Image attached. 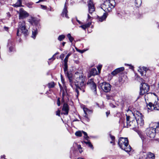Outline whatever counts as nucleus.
<instances>
[{
  "label": "nucleus",
  "instance_id": "1a4fd4ad",
  "mask_svg": "<svg viewBox=\"0 0 159 159\" xmlns=\"http://www.w3.org/2000/svg\"><path fill=\"white\" fill-rule=\"evenodd\" d=\"M146 131V135L148 137L152 139L155 137L156 131L153 127H151L147 128Z\"/></svg>",
  "mask_w": 159,
  "mask_h": 159
},
{
  "label": "nucleus",
  "instance_id": "f03ea898",
  "mask_svg": "<svg viewBox=\"0 0 159 159\" xmlns=\"http://www.w3.org/2000/svg\"><path fill=\"white\" fill-rule=\"evenodd\" d=\"M136 120H133L127 122L126 127H131L132 128L137 127L138 125L142 126L144 125V122L142 114L138 111H134V114Z\"/></svg>",
  "mask_w": 159,
  "mask_h": 159
},
{
  "label": "nucleus",
  "instance_id": "cd10ccee",
  "mask_svg": "<svg viewBox=\"0 0 159 159\" xmlns=\"http://www.w3.org/2000/svg\"><path fill=\"white\" fill-rule=\"evenodd\" d=\"M65 38V36L64 35H61L59 36L58 39L59 41H61L63 40Z\"/></svg>",
  "mask_w": 159,
  "mask_h": 159
},
{
  "label": "nucleus",
  "instance_id": "4468645a",
  "mask_svg": "<svg viewBox=\"0 0 159 159\" xmlns=\"http://www.w3.org/2000/svg\"><path fill=\"white\" fill-rule=\"evenodd\" d=\"M90 88L92 93L95 95L97 94V85L93 80L90 79Z\"/></svg>",
  "mask_w": 159,
  "mask_h": 159
},
{
  "label": "nucleus",
  "instance_id": "f3484780",
  "mask_svg": "<svg viewBox=\"0 0 159 159\" xmlns=\"http://www.w3.org/2000/svg\"><path fill=\"white\" fill-rule=\"evenodd\" d=\"M29 21L32 25H36L38 23V20H37L35 18H34L33 17H31L30 19H29Z\"/></svg>",
  "mask_w": 159,
  "mask_h": 159
},
{
  "label": "nucleus",
  "instance_id": "a19ab883",
  "mask_svg": "<svg viewBox=\"0 0 159 159\" xmlns=\"http://www.w3.org/2000/svg\"><path fill=\"white\" fill-rule=\"evenodd\" d=\"M14 48V47L13 46H10L9 48V50L11 52L13 51V50Z\"/></svg>",
  "mask_w": 159,
  "mask_h": 159
},
{
  "label": "nucleus",
  "instance_id": "dca6fc26",
  "mask_svg": "<svg viewBox=\"0 0 159 159\" xmlns=\"http://www.w3.org/2000/svg\"><path fill=\"white\" fill-rule=\"evenodd\" d=\"M124 70V68L121 67L118 68L114 70L111 73V74L114 75H115L119 73L122 71Z\"/></svg>",
  "mask_w": 159,
  "mask_h": 159
},
{
  "label": "nucleus",
  "instance_id": "6e6d98bb",
  "mask_svg": "<svg viewBox=\"0 0 159 159\" xmlns=\"http://www.w3.org/2000/svg\"><path fill=\"white\" fill-rule=\"evenodd\" d=\"M41 6L43 8H45L46 7V6H44L41 5Z\"/></svg>",
  "mask_w": 159,
  "mask_h": 159
},
{
  "label": "nucleus",
  "instance_id": "052dcab7",
  "mask_svg": "<svg viewBox=\"0 0 159 159\" xmlns=\"http://www.w3.org/2000/svg\"><path fill=\"white\" fill-rule=\"evenodd\" d=\"M59 85L61 89V84H59Z\"/></svg>",
  "mask_w": 159,
  "mask_h": 159
},
{
  "label": "nucleus",
  "instance_id": "58836bf2",
  "mask_svg": "<svg viewBox=\"0 0 159 159\" xmlns=\"http://www.w3.org/2000/svg\"><path fill=\"white\" fill-rule=\"evenodd\" d=\"M109 136L112 140L114 141L115 139V137L110 134H109Z\"/></svg>",
  "mask_w": 159,
  "mask_h": 159
},
{
  "label": "nucleus",
  "instance_id": "a18cd8bd",
  "mask_svg": "<svg viewBox=\"0 0 159 159\" xmlns=\"http://www.w3.org/2000/svg\"><path fill=\"white\" fill-rule=\"evenodd\" d=\"M72 36H71V34H68L67 35V37H68L69 39H70V38Z\"/></svg>",
  "mask_w": 159,
  "mask_h": 159
},
{
  "label": "nucleus",
  "instance_id": "5fc2aeb1",
  "mask_svg": "<svg viewBox=\"0 0 159 159\" xmlns=\"http://www.w3.org/2000/svg\"><path fill=\"white\" fill-rule=\"evenodd\" d=\"M5 156L4 155H3V156H1V158H5Z\"/></svg>",
  "mask_w": 159,
  "mask_h": 159
},
{
  "label": "nucleus",
  "instance_id": "c9c22d12",
  "mask_svg": "<svg viewBox=\"0 0 159 159\" xmlns=\"http://www.w3.org/2000/svg\"><path fill=\"white\" fill-rule=\"evenodd\" d=\"M8 46H13V44H12V41L11 40H9L8 41Z\"/></svg>",
  "mask_w": 159,
  "mask_h": 159
},
{
  "label": "nucleus",
  "instance_id": "de8ad7c7",
  "mask_svg": "<svg viewBox=\"0 0 159 159\" xmlns=\"http://www.w3.org/2000/svg\"><path fill=\"white\" fill-rule=\"evenodd\" d=\"M65 95V92L64 91H63V92H62V98H63L64 96Z\"/></svg>",
  "mask_w": 159,
  "mask_h": 159
},
{
  "label": "nucleus",
  "instance_id": "774afa93",
  "mask_svg": "<svg viewBox=\"0 0 159 159\" xmlns=\"http://www.w3.org/2000/svg\"><path fill=\"white\" fill-rule=\"evenodd\" d=\"M90 25H91V23H90Z\"/></svg>",
  "mask_w": 159,
  "mask_h": 159
},
{
  "label": "nucleus",
  "instance_id": "79ce46f5",
  "mask_svg": "<svg viewBox=\"0 0 159 159\" xmlns=\"http://www.w3.org/2000/svg\"><path fill=\"white\" fill-rule=\"evenodd\" d=\"M64 54H61L60 56V58H61V60H63L64 57Z\"/></svg>",
  "mask_w": 159,
  "mask_h": 159
},
{
  "label": "nucleus",
  "instance_id": "4be33fe9",
  "mask_svg": "<svg viewBox=\"0 0 159 159\" xmlns=\"http://www.w3.org/2000/svg\"><path fill=\"white\" fill-rule=\"evenodd\" d=\"M22 0H18L14 4L13 6L14 7H19L22 6Z\"/></svg>",
  "mask_w": 159,
  "mask_h": 159
},
{
  "label": "nucleus",
  "instance_id": "bb28decb",
  "mask_svg": "<svg viewBox=\"0 0 159 159\" xmlns=\"http://www.w3.org/2000/svg\"><path fill=\"white\" fill-rule=\"evenodd\" d=\"M71 52H69V53L66 57L65 58L64 60V62H67L68 61V59L69 57L71 55Z\"/></svg>",
  "mask_w": 159,
  "mask_h": 159
},
{
  "label": "nucleus",
  "instance_id": "2eb2a0df",
  "mask_svg": "<svg viewBox=\"0 0 159 159\" xmlns=\"http://www.w3.org/2000/svg\"><path fill=\"white\" fill-rule=\"evenodd\" d=\"M62 111H63L62 114L66 115H68L69 111V107L67 104L64 103V104L62 108Z\"/></svg>",
  "mask_w": 159,
  "mask_h": 159
},
{
  "label": "nucleus",
  "instance_id": "423d86ee",
  "mask_svg": "<svg viewBox=\"0 0 159 159\" xmlns=\"http://www.w3.org/2000/svg\"><path fill=\"white\" fill-rule=\"evenodd\" d=\"M21 33H23L25 36L27 35L28 34V30L26 28L25 23L24 20L19 22L16 34L17 36H20Z\"/></svg>",
  "mask_w": 159,
  "mask_h": 159
},
{
  "label": "nucleus",
  "instance_id": "a878e982",
  "mask_svg": "<svg viewBox=\"0 0 159 159\" xmlns=\"http://www.w3.org/2000/svg\"><path fill=\"white\" fill-rule=\"evenodd\" d=\"M89 26V23L84 25H82L80 26V27L82 28L84 30H85L86 28H87Z\"/></svg>",
  "mask_w": 159,
  "mask_h": 159
},
{
  "label": "nucleus",
  "instance_id": "69168bd1",
  "mask_svg": "<svg viewBox=\"0 0 159 159\" xmlns=\"http://www.w3.org/2000/svg\"><path fill=\"white\" fill-rule=\"evenodd\" d=\"M39 2H36V3H39Z\"/></svg>",
  "mask_w": 159,
  "mask_h": 159
},
{
  "label": "nucleus",
  "instance_id": "ea45409f",
  "mask_svg": "<svg viewBox=\"0 0 159 159\" xmlns=\"http://www.w3.org/2000/svg\"><path fill=\"white\" fill-rule=\"evenodd\" d=\"M126 122H128V121H129V119H130V116H127V115H126Z\"/></svg>",
  "mask_w": 159,
  "mask_h": 159
},
{
  "label": "nucleus",
  "instance_id": "0e129e2a",
  "mask_svg": "<svg viewBox=\"0 0 159 159\" xmlns=\"http://www.w3.org/2000/svg\"><path fill=\"white\" fill-rule=\"evenodd\" d=\"M90 113L91 112H92V111L91 110H90Z\"/></svg>",
  "mask_w": 159,
  "mask_h": 159
},
{
  "label": "nucleus",
  "instance_id": "338daca9",
  "mask_svg": "<svg viewBox=\"0 0 159 159\" xmlns=\"http://www.w3.org/2000/svg\"><path fill=\"white\" fill-rule=\"evenodd\" d=\"M61 78H62V75H61ZM61 80H62V79H61Z\"/></svg>",
  "mask_w": 159,
  "mask_h": 159
},
{
  "label": "nucleus",
  "instance_id": "7ed1b4c3",
  "mask_svg": "<svg viewBox=\"0 0 159 159\" xmlns=\"http://www.w3.org/2000/svg\"><path fill=\"white\" fill-rule=\"evenodd\" d=\"M118 144L121 148L126 152H129L131 150V148L129 145V141L127 138H120L119 140Z\"/></svg>",
  "mask_w": 159,
  "mask_h": 159
},
{
  "label": "nucleus",
  "instance_id": "bf43d9fd",
  "mask_svg": "<svg viewBox=\"0 0 159 159\" xmlns=\"http://www.w3.org/2000/svg\"><path fill=\"white\" fill-rule=\"evenodd\" d=\"M112 105V107H115V106L114 105Z\"/></svg>",
  "mask_w": 159,
  "mask_h": 159
},
{
  "label": "nucleus",
  "instance_id": "680f3d73",
  "mask_svg": "<svg viewBox=\"0 0 159 159\" xmlns=\"http://www.w3.org/2000/svg\"><path fill=\"white\" fill-rule=\"evenodd\" d=\"M59 85L61 89V84H59Z\"/></svg>",
  "mask_w": 159,
  "mask_h": 159
},
{
  "label": "nucleus",
  "instance_id": "4c0bfd02",
  "mask_svg": "<svg viewBox=\"0 0 159 159\" xmlns=\"http://www.w3.org/2000/svg\"><path fill=\"white\" fill-rule=\"evenodd\" d=\"M57 104L58 106L60 105V98H58L57 100Z\"/></svg>",
  "mask_w": 159,
  "mask_h": 159
},
{
  "label": "nucleus",
  "instance_id": "72a5a7b5",
  "mask_svg": "<svg viewBox=\"0 0 159 159\" xmlns=\"http://www.w3.org/2000/svg\"><path fill=\"white\" fill-rule=\"evenodd\" d=\"M102 65H99L97 67V69L98 70V73H100L101 70V68L102 67Z\"/></svg>",
  "mask_w": 159,
  "mask_h": 159
},
{
  "label": "nucleus",
  "instance_id": "f704fd0d",
  "mask_svg": "<svg viewBox=\"0 0 159 159\" xmlns=\"http://www.w3.org/2000/svg\"><path fill=\"white\" fill-rule=\"evenodd\" d=\"M59 54V53L57 52H56V53H55L53 56V57L51 58H50V59H49V60H52V61L54 60H55V58L54 57L57 54Z\"/></svg>",
  "mask_w": 159,
  "mask_h": 159
},
{
  "label": "nucleus",
  "instance_id": "c756f323",
  "mask_svg": "<svg viewBox=\"0 0 159 159\" xmlns=\"http://www.w3.org/2000/svg\"><path fill=\"white\" fill-rule=\"evenodd\" d=\"M33 3L31 2H28L25 3V5L29 8H32V5Z\"/></svg>",
  "mask_w": 159,
  "mask_h": 159
},
{
  "label": "nucleus",
  "instance_id": "e433bc0d",
  "mask_svg": "<svg viewBox=\"0 0 159 159\" xmlns=\"http://www.w3.org/2000/svg\"><path fill=\"white\" fill-rule=\"evenodd\" d=\"M60 110H58L56 112V115L57 116H60Z\"/></svg>",
  "mask_w": 159,
  "mask_h": 159
},
{
  "label": "nucleus",
  "instance_id": "8fccbe9b",
  "mask_svg": "<svg viewBox=\"0 0 159 159\" xmlns=\"http://www.w3.org/2000/svg\"><path fill=\"white\" fill-rule=\"evenodd\" d=\"M90 148H91L92 149H93V147L90 143Z\"/></svg>",
  "mask_w": 159,
  "mask_h": 159
},
{
  "label": "nucleus",
  "instance_id": "20e7f679",
  "mask_svg": "<svg viewBox=\"0 0 159 159\" xmlns=\"http://www.w3.org/2000/svg\"><path fill=\"white\" fill-rule=\"evenodd\" d=\"M95 11V8L94 6V4L92 0H90V14L93 13V15L92 14V18H95L98 17V20L100 22H102L104 20H105L106 18L107 15L106 13H105L101 17H98V16L96 15V13L94 12ZM91 17L90 16V19Z\"/></svg>",
  "mask_w": 159,
  "mask_h": 159
},
{
  "label": "nucleus",
  "instance_id": "c85d7f7f",
  "mask_svg": "<svg viewBox=\"0 0 159 159\" xmlns=\"http://www.w3.org/2000/svg\"><path fill=\"white\" fill-rule=\"evenodd\" d=\"M106 98L107 100H113V97L111 95H107L106 96Z\"/></svg>",
  "mask_w": 159,
  "mask_h": 159
},
{
  "label": "nucleus",
  "instance_id": "f257e3e1",
  "mask_svg": "<svg viewBox=\"0 0 159 159\" xmlns=\"http://www.w3.org/2000/svg\"><path fill=\"white\" fill-rule=\"evenodd\" d=\"M67 62H64V70L65 74L68 78L69 82L70 83V86L73 88H75V86L76 89L75 90L76 92L77 93L76 96L78 97L79 95V92L78 89L81 90V87H83L85 86V80L84 77L82 74L79 72H76L74 75L73 81L75 84L71 83V78L72 75L71 73H69L67 71Z\"/></svg>",
  "mask_w": 159,
  "mask_h": 159
},
{
  "label": "nucleus",
  "instance_id": "0eeeda50",
  "mask_svg": "<svg viewBox=\"0 0 159 159\" xmlns=\"http://www.w3.org/2000/svg\"><path fill=\"white\" fill-rule=\"evenodd\" d=\"M83 134L84 135L83 143L85 144L86 145L89 147V137L86 132L83 131L79 130L76 131L75 133V135L78 137H81Z\"/></svg>",
  "mask_w": 159,
  "mask_h": 159
},
{
  "label": "nucleus",
  "instance_id": "412c9836",
  "mask_svg": "<svg viewBox=\"0 0 159 159\" xmlns=\"http://www.w3.org/2000/svg\"><path fill=\"white\" fill-rule=\"evenodd\" d=\"M98 74V72L95 68H92L90 71V76L92 75L94 76Z\"/></svg>",
  "mask_w": 159,
  "mask_h": 159
},
{
  "label": "nucleus",
  "instance_id": "5701e85b",
  "mask_svg": "<svg viewBox=\"0 0 159 159\" xmlns=\"http://www.w3.org/2000/svg\"><path fill=\"white\" fill-rule=\"evenodd\" d=\"M142 0H135V5L137 7H139L142 4Z\"/></svg>",
  "mask_w": 159,
  "mask_h": 159
},
{
  "label": "nucleus",
  "instance_id": "473e14b6",
  "mask_svg": "<svg viewBox=\"0 0 159 159\" xmlns=\"http://www.w3.org/2000/svg\"><path fill=\"white\" fill-rule=\"evenodd\" d=\"M78 148L80 153L83 152L82 148L81 147L80 145H78L77 146Z\"/></svg>",
  "mask_w": 159,
  "mask_h": 159
},
{
  "label": "nucleus",
  "instance_id": "6ab92c4d",
  "mask_svg": "<svg viewBox=\"0 0 159 159\" xmlns=\"http://www.w3.org/2000/svg\"><path fill=\"white\" fill-rule=\"evenodd\" d=\"M148 70V69L147 67H143L140 68L139 70V71L141 75L142 76L143 75L144 71H145V73Z\"/></svg>",
  "mask_w": 159,
  "mask_h": 159
},
{
  "label": "nucleus",
  "instance_id": "f8f14e48",
  "mask_svg": "<svg viewBox=\"0 0 159 159\" xmlns=\"http://www.w3.org/2000/svg\"><path fill=\"white\" fill-rule=\"evenodd\" d=\"M100 86L102 89L105 92H108L111 89V85L106 82H103L100 83Z\"/></svg>",
  "mask_w": 159,
  "mask_h": 159
},
{
  "label": "nucleus",
  "instance_id": "9b49d317",
  "mask_svg": "<svg viewBox=\"0 0 159 159\" xmlns=\"http://www.w3.org/2000/svg\"><path fill=\"white\" fill-rule=\"evenodd\" d=\"M17 12L19 15V19H23L29 16V14L23 8H20L19 11H17Z\"/></svg>",
  "mask_w": 159,
  "mask_h": 159
},
{
  "label": "nucleus",
  "instance_id": "2f4dec72",
  "mask_svg": "<svg viewBox=\"0 0 159 159\" xmlns=\"http://www.w3.org/2000/svg\"><path fill=\"white\" fill-rule=\"evenodd\" d=\"M75 49H76V50L78 52H79L81 53L84 52H85V51H86V50H84H84H80L79 49H78L77 48H75Z\"/></svg>",
  "mask_w": 159,
  "mask_h": 159
},
{
  "label": "nucleus",
  "instance_id": "6e6552de",
  "mask_svg": "<svg viewBox=\"0 0 159 159\" xmlns=\"http://www.w3.org/2000/svg\"><path fill=\"white\" fill-rule=\"evenodd\" d=\"M148 108L151 111L153 110H159V100L157 99L153 104L151 102L149 103L147 105Z\"/></svg>",
  "mask_w": 159,
  "mask_h": 159
},
{
  "label": "nucleus",
  "instance_id": "e2e57ef3",
  "mask_svg": "<svg viewBox=\"0 0 159 159\" xmlns=\"http://www.w3.org/2000/svg\"><path fill=\"white\" fill-rule=\"evenodd\" d=\"M89 14H88V18H89Z\"/></svg>",
  "mask_w": 159,
  "mask_h": 159
},
{
  "label": "nucleus",
  "instance_id": "b1692460",
  "mask_svg": "<svg viewBox=\"0 0 159 159\" xmlns=\"http://www.w3.org/2000/svg\"><path fill=\"white\" fill-rule=\"evenodd\" d=\"M32 34L31 37L32 38L34 39L36 37V35L38 33L37 29H33L32 31Z\"/></svg>",
  "mask_w": 159,
  "mask_h": 159
},
{
  "label": "nucleus",
  "instance_id": "c03bdc74",
  "mask_svg": "<svg viewBox=\"0 0 159 159\" xmlns=\"http://www.w3.org/2000/svg\"><path fill=\"white\" fill-rule=\"evenodd\" d=\"M4 30H5L7 31L9 29V28L8 27L6 26H4Z\"/></svg>",
  "mask_w": 159,
  "mask_h": 159
},
{
  "label": "nucleus",
  "instance_id": "864d4df0",
  "mask_svg": "<svg viewBox=\"0 0 159 159\" xmlns=\"http://www.w3.org/2000/svg\"><path fill=\"white\" fill-rule=\"evenodd\" d=\"M66 43L65 42H63L62 43V44L63 46H64Z\"/></svg>",
  "mask_w": 159,
  "mask_h": 159
},
{
  "label": "nucleus",
  "instance_id": "37998d69",
  "mask_svg": "<svg viewBox=\"0 0 159 159\" xmlns=\"http://www.w3.org/2000/svg\"><path fill=\"white\" fill-rule=\"evenodd\" d=\"M70 40V42H72L74 40V38L73 37H71L69 39Z\"/></svg>",
  "mask_w": 159,
  "mask_h": 159
},
{
  "label": "nucleus",
  "instance_id": "4d7b16f0",
  "mask_svg": "<svg viewBox=\"0 0 159 159\" xmlns=\"http://www.w3.org/2000/svg\"><path fill=\"white\" fill-rule=\"evenodd\" d=\"M114 141L112 140L110 142V143H114Z\"/></svg>",
  "mask_w": 159,
  "mask_h": 159
},
{
  "label": "nucleus",
  "instance_id": "09e8293b",
  "mask_svg": "<svg viewBox=\"0 0 159 159\" xmlns=\"http://www.w3.org/2000/svg\"><path fill=\"white\" fill-rule=\"evenodd\" d=\"M76 20L78 22V23L80 24H82V23L81 22H80V20H78L77 18L76 17Z\"/></svg>",
  "mask_w": 159,
  "mask_h": 159
},
{
  "label": "nucleus",
  "instance_id": "39448f33",
  "mask_svg": "<svg viewBox=\"0 0 159 159\" xmlns=\"http://www.w3.org/2000/svg\"><path fill=\"white\" fill-rule=\"evenodd\" d=\"M115 5L114 0H106L101 5V8L105 12L110 11Z\"/></svg>",
  "mask_w": 159,
  "mask_h": 159
},
{
  "label": "nucleus",
  "instance_id": "603ef678",
  "mask_svg": "<svg viewBox=\"0 0 159 159\" xmlns=\"http://www.w3.org/2000/svg\"><path fill=\"white\" fill-rule=\"evenodd\" d=\"M88 10L89 11V2H88Z\"/></svg>",
  "mask_w": 159,
  "mask_h": 159
},
{
  "label": "nucleus",
  "instance_id": "7c9ffc66",
  "mask_svg": "<svg viewBox=\"0 0 159 159\" xmlns=\"http://www.w3.org/2000/svg\"><path fill=\"white\" fill-rule=\"evenodd\" d=\"M55 84L54 82H51L48 84V86L49 88H52L54 87Z\"/></svg>",
  "mask_w": 159,
  "mask_h": 159
},
{
  "label": "nucleus",
  "instance_id": "3c124183",
  "mask_svg": "<svg viewBox=\"0 0 159 159\" xmlns=\"http://www.w3.org/2000/svg\"><path fill=\"white\" fill-rule=\"evenodd\" d=\"M110 112L109 111H107L106 112V114L107 115V116H108V115L109 114Z\"/></svg>",
  "mask_w": 159,
  "mask_h": 159
},
{
  "label": "nucleus",
  "instance_id": "9d476101",
  "mask_svg": "<svg viewBox=\"0 0 159 159\" xmlns=\"http://www.w3.org/2000/svg\"><path fill=\"white\" fill-rule=\"evenodd\" d=\"M149 86L146 83H142L141 84L140 86V92L139 94L140 95H143L147 93L149 90Z\"/></svg>",
  "mask_w": 159,
  "mask_h": 159
},
{
  "label": "nucleus",
  "instance_id": "13d9d810",
  "mask_svg": "<svg viewBox=\"0 0 159 159\" xmlns=\"http://www.w3.org/2000/svg\"><path fill=\"white\" fill-rule=\"evenodd\" d=\"M156 140L159 142V139H157Z\"/></svg>",
  "mask_w": 159,
  "mask_h": 159
},
{
  "label": "nucleus",
  "instance_id": "aec40b11",
  "mask_svg": "<svg viewBox=\"0 0 159 159\" xmlns=\"http://www.w3.org/2000/svg\"><path fill=\"white\" fill-rule=\"evenodd\" d=\"M152 125L153 128L155 129V130L159 132V122L153 123Z\"/></svg>",
  "mask_w": 159,
  "mask_h": 159
},
{
  "label": "nucleus",
  "instance_id": "ddd939ff",
  "mask_svg": "<svg viewBox=\"0 0 159 159\" xmlns=\"http://www.w3.org/2000/svg\"><path fill=\"white\" fill-rule=\"evenodd\" d=\"M155 155L153 153L148 152L147 153H144L140 159H154Z\"/></svg>",
  "mask_w": 159,
  "mask_h": 159
},
{
  "label": "nucleus",
  "instance_id": "393cba45",
  "mask_svg": "<svg viewBox=\"0 0 159 159\" xmlns=\"http://www.w3.org/2000/svg\"><path fill=\"white\" fill-rule=\"evenodd\" d=\"M83 110L85 114L84 116L86 118H88L87 114L89 113V111L86 108H84Z\"/></svg>",
  "mask_w": 159,
  "mask_h": 159
},
{
  "label": "nucleus",
  "instance_id": "a211bd4d",
  "mask_svg": "<svg viewBox=\"0 0 159 159\" xmlns=\"http://www.w3.org/2000/svg\"><path fill=\"white\" fill-rule=\"evenodd\" d=\"M68 12V11L67 10V7L66 6V4L65 5L64 8L63 10V11L61 15L63 16H65L66 18H69L68 16H67V13Z\"/></svg>",
  "mask_w": 159,
  "mask_h": 159
},
{
  "label": "nucleus",
  "instance_id": "49530a36",
  "mask_svg": "<svg viewBox=\"0 0 159 159\" xmlns=\"http://www.w3.org/2000/svg\"><path fill=\"white\" fill-rule=\"evenodd\" d=\"M72 36H71V34H68L67 35V37H68L69 39H70V38Z\"/></svg>",
  "mask_w": 159,
  "mask_h": 159
}]
</instances>
